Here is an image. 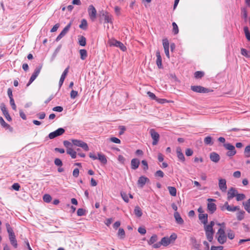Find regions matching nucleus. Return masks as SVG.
I'll return each instance as SVG.
<instances>
[{"instance_id":"nucleus-1","label":"nucleus","mask_w":250,"mask_h":250,"mask_svg":"<svg viewBox=\"0 0 250 250\" xmlns=\"http://www.w3.org/2000/svg\"><path fill=\"white\" fill-rule=\"evenodd\" d=\"M177 237V234L173 233L170 237H164L162 238L161 241L159 243L154 244L153 247L154 248H159L161 246L166 247L171 243H173Z\"/></svg>"},{"instance_id":"nucleus-2","label":"nucleus","mask_w":250,"mask_h":250,"mask_svg":"<svg viewBox=\"0 0 250 250\" xmlns=\"http://www.w3.org/2000/svg\"><path fill=\"white\" fill-rule=\"evenodd\" d=\"M215 223L212 221L209 222V224H206L204 225V229L205 231V234L207 239L209 242H211L213 238V234L214 233V230L213 229Z\"/></svg>"},{"instance_id":"nucleus-3","label":"nucleus","mask_w":250,"mask_h":250,"mask_svg":"<svg viewBox=\"0 0 250 250\" xmlns=\"http://www.w3.org/2000/svg\"><path fill=\"white\" fill-rule=\"evenodd\" d=\"M216 236L218 242L220 244H223L226 242L227 237L225 234V230L223 229H219L216 233Z\"/></svg>"},{"instance_id":"nucleus-4","label":"nucleus","mask_w":250,"mask_h":250,"mask_svg":"<svg viewBox=\"0 0 250 250\" xmlns=\"http://www.w3.org/2000/svg\"><path fill=\"white\" fill-rule=\"evenodd\" d=\"M108 43L109 46H114L120 48V49L123 51H125L126 50V47L124 45V44L115 39H110L108 41Z\"/></svg>"},{"instance_id":"nucleus-5","label":"nucleus","mask_w":250,"mask_h":250,"mask_svg":"<svg viewBox=\"0 0 250 250\" xmlns=\"http://www.w3.org/2000/svg\"><path fill=\"white\" fill-rule=\"evenodd\" d=\"M88 13L89 18L91 21H95L97 17V11L93 5L89 6L88 8Z\"/></svg>"},{"instance_id":"nucleus-6","label":"nucleus","mask_w":250,"mask_h":250,"mask_svg":"<svg viewBox=\"0 0 250 250\" xmlns=\"http://www.w3.org/2000/svg\"><path fill=\"white\" fill-rule=\"evenodd\" d=\"M150 136L153 139L152 145L153 146L156 145L159 140L160 135L154 129H150L149 131Z\"/></svg>"},{"instance_id":"nucleus-7","label":"nucleus","mask_w":250,"mask_h":250,"mask_svg":"<svg viewBox=\"0 0 250 250\" xmlns=\"http://www.w3.org/2000/svg\"><path fill=\"white\" fill-rule=\"evenodd\" d=\"M222 210L227 209L229 211L234 212L236 210H239L240 208L238 206H230L229 203L226 202L224 205L221 207Z\"/></svg>"},{"instance_id":"nucleus-8","label":"nucleus","mask_w":250,"mask_h":250,"mask_svg":"<svg viewBox=\"0 0 250 250\" xmlns=\"http://www.w3.org/2000/svg\"><path fill=\"white\" fill-rule=\"evenodd\" d=\"M71 141L74 145L81 147L85 151H88L89 150L88 145L85 142L81 140L75 139L72 140Z\"/></svg>"},{"instance_id":"nucleus-9","label":"nucleus","mask_w":250,"mask_h":250,"mask_svg":"<svg viewBox=\"0 0 250 250\" xmlns=\"http://www.w3.org/2000/svg\"><path fill=\"white\" fill-rule=\"evenodd\" d=\"M224 146L229 151L227 152V155L228 156H234L236 151L235 149V147L231 144L228 143L225 144L224 145Z\"/></svg>"},{"instance_id":"nucleus-10","label":"nucleus","mask_w":250,"mask_h":250,"mask_svg":"<svg viewBox=\"0 0 250 250\" xmlns=\"http://www.w3.org/2000/svg\"><path fill=\"white\" fill-rule=\"evenodd\" d=\"M72 22L70 21L62 31V32L60 33V34L57 37L56 41L57 42L60 40L63 37H64L66 34L68 32L69 29L70 28V27L72 25Z\"/></svg>"},{"instance_id":"nucleus-11","label":"nucleus","mask_w":250,"mask_h":250,"mask_svg":"<svg viewBox=\"0 0 250 250\" xmlns=\"http://www.w3.org/2000/svg\"><path fill=\"white\" fill-rule=\"evenodd\" d=\"M65 132V130L62 128H59L54 132H51L49 134V138L50 139H54V138L63 134Z\"/></svg>"},{"instance_id":"nucleus-12","label":"nucleus","mask_w":250,"mask_h":250,"mask_svg":"<svg viewBox=\"0 0 250 250\" xmlns=\"http://www.w3.org/2000/svg\"><path fill=\"white\" fill-rule=\"evenodd\" d=\"M191 89L195 92L206 93L208 92V90L202 86L193 85L191 86Z\"/></svg>"},{"instance_id":"nucleus-13","label":"nucleus","mask_w":250,"mask_h":250,"mask_svg":"<svg viewBox=\"0 0 250 250\" xmlns=\"http://www.w3.org/2000/svg\"><path fill=\"white\" fill-rule=\"evenodd\" d=\"M208 201L209 202L208 204V209L211 213H213L216 210V206L214 203H211V202H215V200L208 198Z\"/></svg>"},{"instance_id":"nucleus-14","label":"nucleus","mask_w":250,"mask_h":250,"mask_svg":"<svg viewBox=\"0 0 250 250\" xmlns=\"http://www.w3.org/2000/svg\"><path fill=\"white\" fill-rule=\"evenodd\" d=\"M0 107L2 112V113L4 115L5 118L6 119V120L9 122L11 121L12 118H11L8 113V111L7 110L5 105L3 103H2L0 104Z\"/></svg>"},{"instance_id":"nucleus-15","label":"nucleus","mask_w":250,"mask_h":250,"mask_svg":"<svg viewBox=\"0 0 250 250\" xmlns=\"http://www.w3.org/2000/svg\"><path fill=\"white\" fill-rule=\"evenodd\" d=\"M218 186L219 189L223 192H225L227 189L226 180L225 179L220 178L219 179Z\"/></svg>"},{"instance_id":"nucleus-16","label":"nucleus","mask_w":250,"mask_h":250,"mask_svg":"<svg viewBox=\"0 0 250 250\" xmlns=\"http://www.w3.org/2000/svg\"><path fill=\"white\" fill-rule=\"evenodd\" d=\"M169 42L167 39H164L163 40V45L164 48L165 53L168 58H169Z\"/></svg>"},{"instance_id":"nucleus-17","label":"nucleus","mask_w":250,"mask_h":250,"mask_svg":"<svg viewBox=\"0 0 250 250\" xmlns=\"http://www.w3.org/2000/svg\"><path fill=\"white\" fill-rule=\"evenodd\" d=\"M149 180L148 178L145 176H141L139 177L138 181V184L141 188H143L146 183L149 182Z\"/></svg>"},{"instance_id":"nucleus-18","label":"nucleus","mask_w":250,"mask_h":250,"mask_svg":"<svg viewBox=\"0 0 250 250\" xmlns=\"http://www.w3.org/2000/svg\"><path fill=\"white\" fill-rule=\"evenodd\" d=\"M237 193V191L234 188H231L228 192V199L230 200L233 198L234 197L236 196Z\"/></svg>"},{"instance_id":"nucleus-19","label":"nucleus","mask_w":250,"mask_h":250,"mask_svg":"<svg viewBox=\"0 0 250 250\" xmlns=\"http://www.w3.org/2000/svg\"><path fill=\"white\" fill-rule=\"evenodd\" d=\"M209 158L212 162L216 163H218L220 159L219 154L215 152H212L210 153Z\"/></svg>"},{"instance_id":"nucleus-20","label":"nucleus","mask_w":250,"mask_h":250,"mask_svg":"<svg viewBox=\"0 0 250 250\" xmlns=\"http://www.w3.org/2000/svg\"><path fill=\"white\" fill-rule=\"evenodd\" d=\"M140 161L137 158H133L131 161V168L133 170L137 169L140 165Z\"/></svg>"},{"instance_id":"nucleus-21","label":"nucleus","mask_w":250,"mask_h":250,"mask_svg":"<svg viewBox=\"0 0 250 250\" xmlns=\"http://www.w3.org/2000/svg\"><path fill=\"white\" fill-rule=\"evenodd\" d=\"M68 71H69V66H68L65 69V70H64V71L63 72L62 74L61 75V77L60 78V81H59V85H60V87L62 85V83H63V82L65 79L66 75H67V74L68 73Z\"/></svg>"},{"instance_id":"nucleus-22","label":"nucleus","mask_w":250,"mask_h":250,"mask_svg":"<svg viewBox=\"0 0 250 250\" xmlns=\"http://www.w3.org/2000/svg\"><path fill=\"white\" fill-rule=\"evenodd\" d=\"M176 153L179 160L183 162H185V158L183 153H182V149L180 147H177Z\"/></svg>"},{"instance_id":"nucleus-23","label":"nucleus","mask_w":250,"mask_h":250,"mask_svg":"<svg viewBox=\"0 0 250 250\" xmlns=\"http://www.w3.org/2000/svg\"><path fill=\"white\" fill-rule=\"evenodd\" d=\"M156 56L157 57L156 64L159 68H162V58L159 50H157L156 52Z\"/></svg>"},{"instance_id":"nucleus-24","label":"nucleus","mask_w":250,"mask_h":250,"mask_svg":"<svg viewBox=\"0 0 250 250\" xmlns=\"http://www.w3.org/2000/svg\"><path fill=\"white\" fill-rule=\"evenodd\" d=\"M103 17H104V21L107 23H112V16L107 12L103 13L102 14Z\"/></svg>"},{"instance_id":"nucleus-25","label":"nucleus","mask_w":250,"mask_h":250,"mask_svg":"<svg viewBox=\"0 0 250 250\" xmlns=\"http://www.w3.org/2000/svg\"><path fill=\"white\" fill-rule=\"evenodd\" d=\"M208 218L207 214L200 213L199 214V219L204 225L208 223Z\"/></svg>"},{"instance_id":"nucleus-26","label":"nucleus","mask_w":250,"mask_h":250,"mask_svg":"<svg viewBox=\"0 0 250 250\" xmlns=\"http://www.w3.org/2000/svg\"><path fill=\"white\" fill-rule=\"evenodd\" d=\"M174 216L177 223L179 224H183L184 220L181 217L180 214L178 212H175L174 213Z\"/></svg>"},{"instance_id":"nucleus-27","label":"nucleus","mask_w":250,"mask_h":250,"mask_svg":"<svg viewBox=\"0 0 250 250\" xmlns=\"http://www.w3.org/2000/svg\"><path fill=\"white\" fill-rule=\"evenodd\" d=\"M66 152L71 156L72 158L75 159L76 158L77 153L73 148H68L66 149Z\"/></svg>"},{"instance_id":"nucleus-28","label":"nucleus","mask_w":250,"mask_h":250,"mask_svg":"<svg viewBox=\"0 0 250 250\" xmlns=\"http://www.w3.org/2000/svg\"><path fill=\"white\" fill-rule=\"evenodd\" d=\"M98 159L103 164L107 163V159L105 156L101 153L98 154Z\"/></svg>"},{"instance_id":"nucleus-29","label":"nucleus","mask_w":250,"mask_h":250,"mask_svg":"<svg viewBox=\"0 0 250 250\" xmlns=\"http://www.w3.org/2000/svg\"><path fill=\"white\" fill-rule=\"evenodd\" d=\"M169 193L172 196H176L177 194L176 188L174 187L169 186L167 187Z\"/></svg>"},{"instance_id":"nucleus-30","label":"nucleus","mask_w":250,"mask_h":250,"mask_svg":"<svg viewBox=\"0 0 250 250\" xmlns=\"http://www.w3.org/2000/svg\"><path fill=\"white\" fill-rule=\"evenodd\" d=\"M238 212L236 214L237 216V219L239 221H241L243 220L244 218V215H245V211L239 209V210H238Z\"/></svg>"},{"instance_id":"nucleus-31","label":"nucleus","mask_w":250,"mask_h":250,"mask_svg":"<svg viewBox=\"0 0 250 250\" xmlns=\"http://www.w3.org/2000/svg\"><path fill=\"white\" fill-rule=\"evenodd\" d=\"M9 240L11 244L14 246L15 248H17L18 244L17 242L15 237V235L11 236L9 237Z\"/></svg>"},{"instance_id":"nucleus-32","label":"nucleus","mask_w":250,"mask_h":250,"mask_svg":"<svg viewBox=\"0 0 250 250\" xmlns=\"http://www.w3.org/2000/svg\"><path fill=\"white\" fill-rule=\"evenodd\" d=\"M80 54L81 56V59L82 60H84L87 56V51L85 49H81L80 50Z\"/></svg>"},{"instance_id":"nucleus-33","label":"nucleus","mask_w":250,"mask_h":250,"mask_svg":"<svg viewBox=\"0 0 250 250\" xmlns=\"http://www.w3.org/2000/svg\"><path fill=\"white\" fill-rule=\"evenodd\" d=\"M227 234L228 237L229 239H230V240H232L235 237V233H234V232L232 230H231L230 229H229L227 230Z\"/></svg>"},{"instance_id":"nucleus-34","label":"nucleus","mask_w":250,"mask_h":250,"mask_svg":"<svg viewBox=\"0 0 250 250\" xmlns=\"http://www.w3.org/2000/svg\"><path fill=\"white\" fill-rule=\"evenodd\" d=\"M135 214L138 217H140L142 215V210L138 206L135 207L134 209Z\"/></svg>"},{"instance_id":"nucleus-35","label":"nucleus","mask_w":250,"mask_h":250,"mask_svg":"<svg viewBox=\"0 0 250 250\" xmlns=\"http://www.w3.org/2000/svg\"><path fill=\"white\" fill-rule=\"evenodd\" d=\"M79 43L82 46H84L86 43V38L83 36H81L79 39Z\"/></svg>"},{"instance_id":"nucleus-36","label":"nucleus","mask_w":250,"mask_h":250,"mask_svg":"<svg viewBox=\"0 0 250 250\" xmlns=\"http://www.w3.org/2000/svg\"><path fill=\"white\" fill-rule=\"evenodd\" d=\"M244 31L246 39L248 41H250V33L249 32V29L248 26H245L244 27Z\"/></svg>"},{"instance_id":"nucleus-37","label":"nucleus","mask_w":250,"mask_h":250,"mask_svg":"<svg viewBox=\"0 0 250 250\" xmlns=\"http://www.w3.org/2000/svg\"><path fill=\"white\" fill-rule=\"evenodd\" d=\"M212 139L210 136H207L204 139V143L206 145H213V142L212 141Z\"/></svg>"},{"instance_id":"nucleus-38","label":"nucleus","mask_w":250,"mask_h":250,"mask_svg":"<svg viewBox=\"0 0 250 250\" xmlns=\"http://www.w3.org/2000/svg\"><path fill=\"white\" fill-rule=\"evenodd\" d=\"M118 236L120 239H124L125 236V232L123 229L120 228L118 232Z\"/></svg>"},{"instance_id":"nucleus-39","label":"nucleus","mask_w":250,"mask_h":250,"mask_svg":"<svg viewBox=\"0 0 250 250\" xmlns=\"http://www.w3.org/2000/svg\"><path fill=\"white\" fill-rule=\"evenodd\" d=\"M87 26V21L85 19H83L81 21V23L79 25V27L81 29H86Z\"/></svg>"},{"instance_id":"nucleus-40","label":"nucleus","mask_w":250,"mask_h":250,"mask_svg":"<svg viewBox=\"0 0 250 250\" xmlns=\"http://www.w3.org/2000/svg\"><path fill=\"white\" fill-rule=\"evenodd\" d=\"M52 200L51 196L48 194H45L43 196V200L44 202L49 203Z\"/></svg>"},{"instance_id":"nucleus-41","label":"nucleus","mask_w":250,"mask_h":250,"mask_svg":"<svg viewBox=\"0 0 250 250\" xmlns=\"http://www.w3.org/2000/svg\"><path fill=\"white\" fill-rule=\"evenodd\" d=\"M157 236L156 234H154L151 237L148 243L149 245H151L156 242L157 241Z\"/></svg>"},{"instance_id":"nucleus-42","label":"nucleus","mask_w":250,"mask_h":250,"mask_svg":"<svg viewBox=\"0 0 250 250\" xmlns=\"http://www.w3.org/2000/svg\"><path fill=\"white\" fill-rule=\"evenodd\" d=\"M0 124L3 127L6 128H10V125L7 124L1 117H0Z\"/></svg>"},{"instance_id":"nucleus-43","label":"nucleus","mask_w":250,"mask_h":250,"mask_svg":"<svg viewBox=\"0 0 250 250\" xmlns=\"http://www.w3.org/2000/svg\"><path fill=\"white\" fill-rule=\"evenodd\" d=\"M204 75V73L203 71H196L194 73V77L196 79H201Z\"/></svg>"},{"instance_id":"nucleus-44","label":"nucleus","mask_w":250,"mask_h":250,"mask_svg":"<svg viewBox=\"0 0 250 250\" xmlns=\"http://www.w3.org/2000/svg\"><path fill=\"white\" fill-rule=\"evenodd\" d=\"M172 32H173V33L176 35V34H177L179 32V29H178V27L177 25V24L173 22L172 24Z\"/></svg>"},{"instance_id":"nucleus-45","label":"nucleus","mask_w":250,"mask_h":250,"mask_svg":"<svg viewBox=\"0 0 250 250\" xmlns=\"http://www.w3.org/2000/svg\"><path fill=\"white\" fill-rule=\"evenodd\" d=\"M244 154L246 157H250V145L247 146L244 150Z\"/></svg>"},{"instance_id":"nucleus-46","label":"nucleus","mask_w":250,"mask_h":250,"mask_svg":"<svg viewBox=\"0 0 250 250\" xmlns=\"http://www.w3.org/2000/svg\"><path fill=\"white\" fill-rule=\"evenodd\" d=\"M236 200L237 201H242L245 198V195L244 194H238L237 193L236 195Z\"/></svg>"},{"instance_id":"nucleus-47","label":"nucleus","mask_w":250,"mask_h":250,"mask_svg":"<svg viewBox=\"0 0 250 250\" xmlns=\"http://www.w3.org/2000/svg\"><path fill=\"white\" fill-rule=\"evenodd\" d=\"M241 54L247 57V58H250V55L248 53V52L247 51V50L245 49V48H241Z\"/></svg>"},{"instance_id":"nucleus-48","label":"nucleus","mask_w":250,"mask_h":250,"mask_svg":"<svg viewBox=\"0 0 250 250\" xmlns=\"http://www.w3.org/2000/svg\"><path fill=\"white\" fill-rule=\"evenodd\" d=\"M42 67V66L37 67L35 69V70L34 73L32 74V75H34V76L37 78V76L39 75V73H40Z\"/></svg>"},{"instance_id":"nucleus-49","label":"nucleus","mask_w":250,"mask_h":250,"mask_svg":"<svg viewBox=\"0 0 250 250\" xmlns=\"http://www.w3.org/2000/svg\"><path fill=\"white\" fill-rule=\"evenodd\" d=\"M141 163L143 165V168L144 170H147L148 169V166L147 162L146 160H143L141 161Z\"/></svg>"},{"instance_id":"nucleus-50","label":"nucleus","mask_w":250,"mask_h":250,"mask_svg":"<svg viewBox=\"0 0 250 250\" xmlns=\"http://www.w3.org/2000/svg\"><path fill=\"white\" fill-rule=\"evenodd\" d=\"M6 226H7V231L9 233V237L11 236H14L15 235L14 233L13 232V231L12 228L10 227V225L9 224H7Z\"/></svg>"},{"instance_id":"nucleus-51","label":"nucleus","mask_w":250,"mask_h":250,"mask_svg":"<svg viewBox=\"0 0 250 250\" xmlns=\"http://www.w3.org/2000/svg\"><path fill=\"white\" fill-rule=\"evenodd\" d=\"M77 215L78 216H83L85 214V210L83 208H79L77 210Z\"/></svg>"},{"instance_id":"nucleus-52","label":"nucleus","mask_w":250,"mask_h":250,"mask_svg":"<svg viewBox=\"0 0 250 250\" xmlns=\"http://www.w3.org/2000/svg\"><path fill=\"white\" fill-rule=\"evenodd\" d=\"M147 94L151 99L155 100L156 101L157 98L153 93L150 91H148L147 92Z\"/></svg>"},{"instance_id":"nucleus-53","label":"nucleus","mask_w":250,"mask_h":250,"mask_svg":"<svg viewBox=\"0 0 250 250\" xmlns=\"http://www.w3.org/2000/svg\"><path fill=\"white\" fill-rule=\"evenodd\" d=\"M118 160L119 161V162L122 164H125V157L122 155H119L118 157Z\"/></svg>"},{"instance_id":"nucleus-54","label":"nucleus","mask_w":250,"mask_h":250,"mask_svg":"<svg viewBox=\"0 0 250 250\" xmlns=\"http://www.w3.org/2000/svg\"><path fill=\"white\" fill-rule=\"evenodd\" d=\"M121 196L123 200L126 203H128L129 201V199L128 198L127 194L125 192H121Z\"/></svg>"},{"instance_id":"nucleus-55","label":"nucleus","mask_w":250,"mask_h":250,"mask_svg":"<svg viewBox=\"0 0 250 250\" xmlns=\"http://www.w3.org/2000/svg\"><path fill=\"white\" fill-rule=\"evenodd\" d=\"M55 164L57 166H62V163L60 159L56 158L54 161Z\"/></svg>"},{"instance_id":"nucleus-56","label":"nucleus","mask_w":250,"mask_h":250,"mask_svg":"<svg viewBox=\"0 0 250 250\" xmlns=\"http://www.w3.org/2000/svg\"><path fill=\"white\" fill-rule=\"evenodd\" d=\"M155 175L162 178L164 176V173L162 170H159L155 172Z\"/></svg>"},{"instance_id":"nucleus-57","label":"nucleus","mask_w":250,"mask_h":250,"mask_svg":"<svg viewBox=\"0 0 250 250\" xmlns=\"http://www.w3.org/2000/svg\"><path fill=\"white\" fill-rule=\"evenodd\" d=\"M78 95V92L72 90L70 93V97L72 99H75Z\"/></svg>"},{"instance_id":"nucleus-58","label":"nucleus","mask_w":250,"mask_h":250,"mask_svg":"<svg viewBox=\"0 0 250 250\" xmlns=\"http://www.w3.org/2000/svg\"><path fill=\"white\" fill-rule=\"evenodd\" d=\"M52 110L54 111L61 112L63 110V107L61 106H57L53 107Z\"/></svg>"},{"instance_id":"nucleus-59","label":"nucleus","mask_w":250,"mask_h":250,"mask_svg":"<svg viewBox=\"0 0 250 250\" xmlns=\"http://www.w3.org/2000/svg\"><path fill=\"white\" fill-rule=\"evenodd\" d=\"M110 141L116 144H120L121 141L117 138L116 137H112L110 138Z\"/></svg>"},{"instance_id":"nucleus-60","label":"nucleus","mask_w":250,"mask_h":250,"mask_svg":"<svg viewBox=\"0 0 250 250\" xmlns=\"http://www.w3.org/2000/svg\"><path fill=\"white\" fill-rule=\"evenodd\" d=\"M46 114L44 112H41L37 114V116L39 119L42 120L45 117Z\"/></svg>"},{"instance_id":"nucleus-61","label":"nucleus","mask_w":250,"mask_h":250,"mask_svg":"<svg viewBox=\"0 0 250 250\" xmlns=\"http://www.w3.org/2000/svg\"><path fill=\"white\" fill-rule=\"evenodd\" d=\"M10 103L13 110H16V105L15 104L14 99H10Z\"/></svg>"},{"instance_id":"nucleus-62","label":"nucleus","mask_w":250,"mask_h":250,"mask_svg":"<svg viewBox=\"0 0 250 250\" xmlns=\"http://www.w3.org/2000/svg\"><path fill=\"white\" fill-rule=\"evenodd\" d=\"M193 153V151L190 148H187L185 152L186 155L188 156H191Z\"/></svg>"},{"instance_id":"nucleus-63","label":"nucleus","mask_w":250,"mask_h":250,"mask_svg":"<svg viewBox=\"0 0 250 250\" xmlns=\"http://www.w3.org/2000/svg\"><path fill=\"white\" fill-rule=\"evenodd\" d=\"M138 232L141 234H145L146 233V229L144 228L139 227L138 229Z\"/></svg>"},{"instance_id":"nucleus-64","label":"nucleus","mask_w":250,"mask_h":250,"mask_svg":"<svg viewBox=\"0 0 250 250\" xmlns=\"http://www.w3.org/2000/svg\"><path fill=\"white\" fill-rule=\"evenodd\" d=\"M223 247L222 246H211L210 250H222Z\"/></svg>"}]
</instances>
